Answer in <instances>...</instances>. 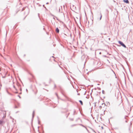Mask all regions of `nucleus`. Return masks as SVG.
I'll list each match as a JSON object with an SVG mask.
<instances>
[{
    "label": "nucleus",
    "mask_w": 133,
    "mask_h": 133,
    "mask_svg": "<svg viewBox=\"0 0 133 133\" xmlns=\"http://www.w3.org/2000/svg\"><path fill=\"white\" fill-rule=\"evenodd\" d=\"M59 12H60V8H61V9H62V6H59Z\"/></svg>",
    "instance_id": "8"
},
{
    "label": "nucleus",
    "mask_w": 133,
    "mask_h": 133,
    "mask_svg": "<svg viewBox=\"0 0 133 133\" xmlns=\"http://www.w3.org/2000/svg\"><path fill=\"white\" fill-rule=\"evenodd\" d=\"M109 103H109L108 102L107 103Z\"/></svg>",
    "instance_id": "47"
},
{
    "label": "nucleus",
    "mask_w": 133,
    "mask_h": 133,
    "mask_svg": "<svg viewBox=\"0 0 133 133\" xmlns=\"http://www.w3.org/2000/svg\"><path fill=\"white\" fill-rule=\"evenodd\" d=\"M96 103H95V105H94V106H95V107H96Z\"/></svg>",
    "instance_id": "27"
},
{
    "label": "nucleus",
    "mask_w": 133,
    "mask_h": 133,
    "mask_svg": "<svg viewBox=\"0 0 133 133\" xmlns=\"http://www.w3.org/2000/svg\"><path fill=\"white\" fill-rule=\"evenodd\" d=\"M91 129H92V130L94 132H95V133H96V132L94 130H93V129H92V128H90Z\"/></svg>",
    "instance_id": "19"
},
{
    "label": "nucleus",
    "mask_w": 133,
    "mask_h": 133,
    "mask_svg": "<svg viewBox=\"0 0 133 133\" xmlns=\"http://www.w3.org/2000/svg\"><path fill=\"white\" fill-rule=\"evenodd\" d=\"M43 6L45 8L46 10H47V9L46 8V7L44 5H43Z\"/></svg>",
    "instance_id": "16"
},
{
    "label": "nucleus",
    "mask_w": 133,
    "mask_h": 133,
    "mask_svg": "<svg viewBox=\"0 0 133 133\" xmlns=\"http://www.w3.org/2000/svg\"><path fill=\"white\" fill-rule=\"evenodd\" d=\"M101 128H102V129H103V127H102V126L101 127Z\"/></svg>",
    "instance_id": "29"
},
{
    "label": "nucleus",
    "mask_w": 133,
    "mask_h": 133,
    "mask_svg": "<svg viewBox=\"0 0 133 133\" xmlns=\"http://www.w3.org/2000/svg\"><path fill=\"white\" fill-rule=\"evenodd\" d=\"M80 93H78L77 94V95H80Z\"/></svg>",
    "instance_id": "33"
},
{
    "label": "nucleus",
    "mask_w": 133,
    "mask_h": 133,
    "mask_svg": "<svg viewBox=\"0 0 133 133\" xmlns=\"http://www.w3.org/2000/svg\"><path fill=\"white\" fill-rule=\"evenodd\" d=\"M20 90L21 91H22V89H21V88H20Z\"/></svg>",
    "instance_id": "32"
},
{
    "label": "nucleus",
    "mask_w": 133,
    "mask_h": 133,
    "mask_svg": "<svg viewBox=\"0 0 133 133\" xmlns=\"http://www.w3.org/2000/svg\"><path fill=\"white\" fill-rule=\"evenodd\" d=\"M24 56L25 57V55L24 54Z\"/></svg>",
    "instance_id": "43"
},
{
    "label": "nucleus",
    "mask_w": 133,
    "mask_h": 133,
    "mask_svg": "<svg viewBox=\"0 0 133 133\" xmlns=\"http://www.w3.org/2000/svg\"><path fill=\"white\" fill-rule=\"evenodd\" d=\"M25 7H24L22 9V11H23L25 9Z\"/></svg>",
    "instance_id": "14"
},
{
    "label": "nucleus",
    "mask_w": 133,
    "mask_h": 133,
    "mask_svg": "<svg viewBox=\"0 0 133 133\" xmlns=\"http://www.w3.org/2000/svg\"><path fill=\"white\" fill-rule=\"evenodd\" d=\"M85 128L87 130V131H88V132H89V130H88V129L86 127V128Z\"/></svg>",
    "instance_id": "26"
},
{
    "label": "nucleus",
    "mask_w": 133,
    "mask_h": 133,
    "mask_svg": "<svg viewBox=\"0 0 133 133\" xmlns=\"http://www.w3.org/2000/svg\"><path fill=\"white\" fill-rule=\"evenodd\" d=\"M13 87H14V88H15V89H16V90H17V89H16L15 87V86L14 85V86H13Z\"/></svg>",
    "instance_id": "25"
},
{
    "label": "nucleus",
    "mask_w": 133,
    "mask_h": 133,
    "mask_svg": "<svg viewBox=\"0 0 133 133\" xmlns=\"http://www.w3.org/2000/svg\"><path fill=\"white\" fill-rule=\"evenodd\" d=\"M103 56L104 57H107V56L105 55H104V56Z\"/></svg>",
    "instance_id": "36"
},
{
    "label": "nucleus",
    "mask_w": 133,
    "mask_h": 133,
    "mask_svg": "<svg viewBox=\"0 0 133 133\" xmlns=\"http://www.w3.org/2000/svg\"><path fill=\"white\" fill-rule=\"evenodd\" d=\"M56 31L57 33H59V30L57 27L56 28Z\"/></svg>",
    "instance_id": "5"
},
{
    "label": "nucleus",
    "mask_w": 133,
    "mask_h": 133,
    "mask_svg": "<svg viewBox=\"0 0 133 133\" xmlns=\"http://www.w3.org/2000/svg\"><path fill=\"white\" fill-rule=\"evenodd\" d=\"M108 23V21H107L106 20L105 21V23L104 24V28H105V27H107L108 25H107V23Z\"/></svg>",
    "instance_id": "3"
},
{
    "label": "nucleus",
    "mask_w": 133,
    "mask_h": 133,
    "mask_svg": "<svg viewBox=\"0 0 133 133\" xmlns=\"http://www.w3.org/2000/svg\"><path fill=\"white\" fill-rule=\"evenodd\" d=\"M53 16L55 17V16L54 15H52Z\"/></svg>",
    "instance_id": "49"
},
{
    "label": "nucleus",
    "mask_w": 133,
    "mask_h": 133,
    "mask_svg": "<svg viewBox=\"0 0 133 133\" xmlns=\"http://www.w3.org/2000/svg\"><path fill=\"white\" fill-rule=\"evenodd\" d=\"M49 4V3H48V2H47V3H46V4Z\"/></svg>",
    "instance_id": "37"
},
{
    "label": "nucleus",
    "mask_w": 133,
    "mask_h": 133,
    "mask_svg": "<svg viewBox=\"0 0 133 133\" xmlns=\"http://www.w3.org/2000/svg\"><path fill=\"white\" fill-rule=\"evenodd\" d=\"M37 117L38 119V124H40V121H39V120L38 119V116H37Z\"/></svg>",
    "instance_id": "11"
},
{
    "label": "nucleus",
    "mask_w": 133,
    "mask_h": 133,
    "mask_svg": "<svg viewBox=\"0 0 133 133\" xmlns=\"http://www.w3.org/2000/svg\"><path fill=\"white\" fill-rule=\"evenodd\" d=\"M15 93H16V94H17V93H18V92H15Z\"/></svg>",
    "instance_id": "31"
},
{
    "label": "nucleus",
    "mask_w": 133,
    "mask_h": 133,
    "mask_svg": "<svg viewBox=\"0 0 133 133\" xmlns=\"http://www.w3.org/2000/svg\"><path fill=\"white\" fill-rule=\"evenodd\" d=\"M70 120L71 121H73L74 120L73 118H70Z\"/></svg>",
    "instance_id": "20"
},
{
    "label": "nucleus",
    "mask_w": 133,
    "mask_h": 133,
    "mask_svg": "<svg viewBox=\"0 0 133 133\" xmlns=\"http://www.w3.org/2000/svg\"><path fill=\"white\" fill-rule=\"evenodd\" d=\"M56 17L57 18V20H58V18L57 17Z\"/></svg>",
    "instance_id": "39"
},
{
    "label": "nucleus",
    "mask_w": 133,
    "mask_h": 133,
    "mask_svg": "<svg viewBox=\"0 0 133 133\" xmlns=\"http://www.w3.org/2000/svg\"><path fill=\"white\" fill-rule=\"evenodd\" d=\"M104 103H102V105H103V104H104Z\"/></svg>",
    "instance_id": "42"
},
{
    "label": "nucleus",
    "mask_w": 133,
    "mask_h": 133,
    "mask_svg": "<svg viewBox=\"0 0 133 133\" xmlns=\"http://www.w3.org/2000/svg\"><path fill=\"white\" fill-rule=\"evenodd\" d=\"M30 74L32 76V77H33V76L31 74Z\"/></svg>",
    "instance_id": "38"
},
{
    "label": "nucleus",
    "mask_w": 133,
    "mask_h": 133,
    "mask_svg": "<svg viewBox=\"0 0 133 133\" xmlns=\"http://www.w3.org/2000/svg\"><path fill=\"white\" fill-rule=\"evenodd\" d=\"M55 95H56V96H57V98H58V95H57V93H55Z\"/></svg>",
    "instance_id": "18"
},
{
    "label": "nucleus",
    "mask_w": 133,
    "mask_h": 133,
    "mask_svg": "<svg viewBox=\"0 0 133 133\" xmlns=\"http://www.w3.org/2000/svg\"><path fill=\"white\" fill-rule=\"evenodd\" d=\"M34 115H35V111H34L33 112L32 114V120H31L32 122L33 121V119L34 118Z\"/></svg>",
    "instance_id": "2"
},
{
    "label": "nucleus",
    "mask_w": 133,
    "mask_h": 133,
    "mask_svg": "<svg viewBox=\"0 0 133 133\" xmlns=\"http://www.w3.org/2000/svg\"><path fill=\"white\" fill-rule=\"evenodd\" d=\"M3 121L0 120V124H2L3 123Z\"/></svg>",
    "instance_id": "10"
},
{
    "label": "nucleus",
    "mask_w": 133,
    "mask_h": 133,
    "mask_svg": "<svg viewBox=\"0 0 133 133\" xmlns=\"http://www.w3.org/2000/svg\"><path fill=\"white\" fill-rule=\"evenodd\" d=\"M18 107L17 106H16L15 107V108H17Z\"/></svg>",
    "instance_id": "28"
},
{
    "label": "nucleus",
    "mask_w": 133,
    "mask_h": 133,
    "mask_svg": "<svg viewBox=\"0 0 133 133\" xmlns=\"http://www.w3.org/2000/svg\"><path fill=\"white\" fill-rule=\"evenodd\" d=\"M128 117V116H125L124 117V118L125 119H126V117Z\"/></svg>",
    "instance_id": "22"
},
{
    "label": "nucleus",
    "mask_w": 133,
    "mask_h": 133,
    "mask_svg": "<svg viewBox=\"0 0 133 133\" xmlns=\"http://www.w3.org/2000/svg\"><path fill=\"white\" fill-rule=\"evenodd\" d=\"M110 38H109V40H110Z\"/></svg>",
    "instance_id": "50"
},
{
    "label": "nucleus",
    "mask_w": 133,
    "mask_h": 133,
    "mask_svg": "<svg viewBox=\"0 0 133 133\" xmlns=\"http://www.w3.org/2000/svg\"><path fill=\"white\" fill-rule=\"evenodd\" d=\"M76 112V111L75 110H74V113L73 114V115H75V113Z\"/></svg>",
    "instance_id": "17"
},
{
    "label": "nucleus",
    "mask_w": 133,
    "mask_h": 133,
    "mask_svg": "<svg viewBox=\"0 0 133 133\" xmlns=\"http://www.w3.org/2000/svg\"><path fill=\"white\" fill-rule=\"evenodd\" d=\"M39 127H38V128H39Z\"/></svg>",
    "instance_id": "56"
},
{
    "label": "nucleus",
    "mask_w": 133,
    "mask_h": 133,
    "mask_svg": "<svg viewBox=\"0 0 133 133\" xmlns=\"http://www.w3.org/2000/svg\"><path fill=\"white\" fill-rule=\"evenodd\" d=\"M104 35H106V34L105 33V34H104Z\"/></svg>",
    "instance_id": "46"
},
{
    "label": "nucleus",
    "mask_w": 133,
    "mask_h": 133,
    "mask_svg": "<svg viewBox=\"0 0 133 133\" xmlns=\"http://www.w3.org/2000/svg\"><path fill=\"white\" fill-rule=\"evenodd\" d=\"M79 101L80 102V104H81V105H83V102L81 100H79Z\"/></svg>",
    "instance_id": "7"
},
{
    "label": "nucleus",
    "mask_w": 133,
    "mask_h": 133,
    "mask_svg": "<svg viewBox=\"0 0 133 133\" xmlns=\"http://www.w3.org/2000/svg\"><path fill=\"white\" fill-rule=\"evenodd\" d=\"M6 77V76H2V78H5Z\"/></svg>",
    "instance_id": "24"
},
{
    "label": "nucleus",
    "mask_w": 133,
    "mask_h": 133,
    "mask_svg": "<svg viewBox=\"0 0 133 133\" xmlns=\"http://www.w3.org/2000/svg\"><path fill=\"white\" fill-rule=\"evenodd\" d=\"M26 91L27 92H28V90L27 89H26Z\"/></svg>",
    "instance_id": "34"
},
{
    "label": "nucleus",
    "mask_w": 133,
    "mask_h": 133,
    "mask_svg": "<svg viewBox=\"0 0 133 133\" xmlns=\"http://www.w3.org/2000/svg\"><path fill=\"white\" fill-rule=\"evenodd\" d=\"M18 112V111H17V112L16 113H17V112Z\"/></svg>",
    "instance_id": "51"
},
{
    "label": "nucleus",
    "mask_w": 133,
    "mask_h": 133,
    "mask_svg": "<svg viewBox=\"0 0 133 133\" xmlns=\"http://www.w3.org/2000/svg\"><path fill=\"white\" fill-rule=\"evenodd\" d=\"M55 87H56V85H55Z\"/></svg>",
    "instance_id": "55"
},
{
    "label": "nucleus",
    "mask_w": 133,
    "mask_h": 133,
    "mask_svg": "<svg viewBox=\"0 0 133 133\" xmlns=\"http://www.w3.org/2000/svg\"><path fill=\"white\" fill-rule=\"evenodd\" d=\"M85 93H84V95H85Z\"/></svg>",
    "instance_id": "54"
},
{
    "label": "nucleus",
    "mask_w": 133,
    "mask_h": 133,
    "mask_svg": "<svg viewBox=\"0 0 133 133\" xmlns=\"http://www.w3.org/2000/svg\"><path fill=\"white\" fill-rule=\"evenodd\" d=\"M52 57H54V56H52Z\"/></svg>",
    "instance_id": "45"
},
{
    "label": "nucleus",
    "mask_w": 133,
    "mask_h": 133,
    "mask_svg": "<svg viewBox=\"0 0 133 133\" xmlns=\"http://www.w3.org/2000/svg\"><path fill=\"white\" fill-rule=\"evenodd\" d=\"M97 85H99V84H97Z\"/></svg>",
    "instance_id": "48"
},
{
    "label": "nucleus",
    "mask_w": 133,
    "mask_h": 133,
    "mask_svg": "<svg viewBox=\"0 0 133 133\" xmlns=\"http://www.w3.org/2000/svg\"><path fill=\"white\" fill-rule=\"evenodd\" d=\"M63 6H64V5H63Z\"/></svg>",
    "instance_id": "53"
},
{
    "label": "nucleus",
    "mask_w": 133,
    "mask_h": 133,
    "mask_svg": "<svg viewBox=\"0 0 133 133\" xmlns=\"http://www.w3.org/2000/svg\"><path fill=\"white\" fill-rule=\"evenodd\" d=\"M125 122H126V123H127L128 122H127V120H126L125 121Z\"/></svg>",
    "instance_id": "30"
},
{
    "label": "nucleus",
    "mask_w": 133,
    "mask_h": 133,
    "mask_svg": "<svg viewBox=\"0 0 133 133\" xmlns=\"http://www.w3.org/2000/svg\"><path fill=\"white\" fill-rule=\"evenodd\" d=\"M37 4L39 6H41V5L39 3H37Z\"/></svg>",
    "instance_id": "12"
},
{
    "label": "nucleus",
    "mask_w": 133,
    "mask_h": 133,
    "mask_svg": "<svg viewBox=\"0 0 133 133\" xmlns=\"http://www.w3.org/2000/svg\"><path fill=\"white\" fill-rule=\"evenodd\" d=\"M102 92L103 94H105L104 91V90H103Z\"/></svg>",
    "instance_id": "15"
},
{
    "label": "nucleus",
    "mask_w": 133,
    "mask_h": 133,
    "mask_svg": "<svg viewBox=\"0 0 133 133\" xmlns=\"http://www.w3.org/2000/svg\"><path fill=\"white\" fill-rule=\"evenodd\" d=\"M99 107L100 108H102V107L101 106H100Z\"/></svg>",
    "instance_id": "35"
},
{
    "label": "nucleus",
    "mask_w": 133,
    "mask_h": 133,
    "mask_svg": "<svg viewBox=\"0 0 133 133\" xmlns=\"http://www.w3.org/2000/svg\"><path fill=\"white\" fill-rule=\"evenodd\" d=\"M79 125L82 126V127L85 128H86V127L84 126V125H83V124H79Z\"/></svg>",
    "instance_id": "9"
},
{
    "label": "nucleus",
    "mask_w": 133,
    "mask_h": 133,
    "mask_svg": "<svg viewBox=\"0 0 133 133\" xmlns=\"http://www.w3.org/2000/svg\"><path fill=\"white\" fill-rule=\"evenodd\" d=\"M77 121V119H76V121Z\"/></svg>",
    "instance_id": "52"
},
{
    "label": "nucleus",
    "mask_w": 133,
    "mask_h": 133,
    "mask_svg": "<svg viewBox=\"0 0 133 133\" xmlns=\"http://www.w3.org/2000/svg\"><path fill=\"white\" fill-rule=\"evenodd\" d=\"M118 43L119 44L122 46L124 47V48H126V45H125V44L123 43V42L119 41L118 42Z\"/></svg>",
    "instance_id": "1"
},
{
    "label": "nucleus",
    "mask_w": 133,
    "mask_h": 133,
    "mask_svg": "<svg viewBox=\"0 0 133 133\" xmlns=\"http://www.w3.org/2000/svg\"><path fill=\"white\" fill-rule=\"evenodd\" d=\"M123 1L125 3H126L129 4V2L128 0H123Z\"/></svg>",
    "instance_id": "4"
},
{
    "label": "nucleus",
    "mask_w": 133,
    "mask_h": 133,
    "mask_svg": "<svg viewBox=\"0 0 133 133\" xmlns=\"http://www.w3.org/2000/svg\"><path fill=\"white\" fill-rule=\"evenodd\" d=\"M101 54V52H100L99 53V54Z\"/></svg>",
    "instance_id": "40"
},
{
    "label": "nucleus",
    "mask_w": 133,
    "mask_h": 133,
    "mask_svg": "<svg viewBox=\"0 0 133 133\" xmlns=\"http://www.w3.org/2000/svg\"><path fill=\"white\" fill-rule=\"evenodd\" d=\"M22 94V92H21V93H19V94Z\"/></svg>",
    "instance_id": "44"
},
{
    "label": "nucleus",
    "mask_w": 133,
    "mask_h": 133,
    "mask_svg": "<svg viewBox=\"0 0 133 133\" xmlns=\"http://www.w3.org/2000/svg\"><path fill=\"white\" fill-rule=\"evenodd\" d=\"M18 97H19L20 98H21V97L19 95H18Z\"/></svg>",
    "instance_id": "23"
},
{
    "label": "nucleus",
    "mask_w": 133,
    "mask_h": 133,
    "mask_svg": "<svg viewBox=\"0 0 133 133\" xmlns=\"http://www.w3.org/2000/svg\"><path fill=\"white\" fill-rule=\"evenodd\" d=\"M132 25H133V24H132Z\"/></svg>",
    "instance_id": "57"
},
{
    "label": "nucleus",
    "mask_w": 133,
    "mask_h": 133,
    "mask_svg": "<svg viewBox=\"0 0 133 133\" xmlns=\"http://www.w3.org/2000/svg\"><path fill=\"white\" fill-rule=\"evenodd\" d=\"M104 106H105L106 105L105 104V103H104Z\"/></svg>",
    "instance_id": "41"
},
{
    "label": "nucleus",
    "mask_w": 133,
    "mask_h": 133,
    "mask_svg": "<svg viewBox=\"0 0 133 133\" xmlns=\"http://www.w3.org/2000/svg\"><path fill=\"white\" fill-rule=\"evenodd\" d=\"M99 14H100V18H99V20H101V19H102V14L101 13V12Z\"/></svg>",
    "instance_id": "6"
},
{
    "label": "nucleus",
    "mask_w": 133,
    "mask_h": 133,
    "mask_svg": "<svg viewBox=\"0 0 133 133\" xmlns=\"http://www.w3.org/2000/svg\"><path fill=\"white\" fill-rule=\"evenodd\" d=\"M97 88L98 90H101V88L99 87H97Z\"/></svg>",
    "instance_id": "21"
},
{
    "label": "nucleus",
    "mask_w": 133,
    "mask_h": 133,
    "mask_svg": "<svg viewBox=\"0 0 133 133\" xmlns=\"http://www.w3.org/2000/svg\"><path fill=\"white\" fill-rule=\"evenodd\" d=\"M77 125V124H75L72 125H71V127H73L74 126L76 125Z\"/></svg>",
    "instance_id": "13"
}]
</instances>
